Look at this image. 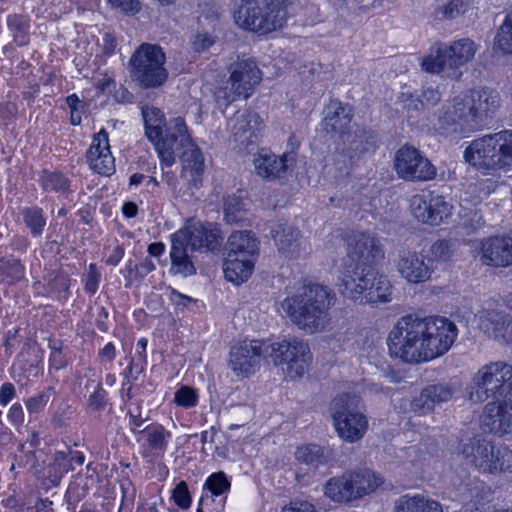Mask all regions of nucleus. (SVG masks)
I'll return each mask as SVG.
<instances>
[{
  "label": "nucleus",
  "instance_id": "obj_3",
  "mask_svg": "<svg viewBox=\"0 0 512 512\" xmlns=\"http://www.w3.org/2000/svg\"><path fill=\"white\" fill-rule=\"evenodd\" d=\"M336 303V294L328 286L303 282L292 295L281 303L283 311L299 329L314 334L329 325L330 309Z\"/></svg>",
  "mask_w": 512,
  "mask_h": 512
},
{
  "label": "nucleus",
  "instance_id": "obj_38",
  "mask_svg": "<svg viewBox=\"0 0 512 512\" xmlns=\"http://www.w3.org/2000/svg\"><path fill=\"white\" fill-rule=\"evenodd\" d=\"M395 512H443L441 505L424 496H402L395 504Z\"/></svg>",
  "mask_w": 512,
  "mask_h": 512
},
{
  "label": "nucleus",
  "instance_id": "obj_23",
  "mask_svg": "<svg viewBox=\"0 0 512 512\" xmlns=\"http://www.w3.org/2000/svg\"><path fill=\"white\" fill-rule=\"evenodd\" d=\"M86 161L89 168L101 176L109 177L115 173V158L111 153L108 132L105 129L94 135L86 152Z\"/></svg>",
  "mask_w": 512,
  "mask_h": 512
},
{
  "label": "nucleus",
  "instance_id": "obj_62",
  "mask_svg": "<svg viewBox=\"0 0 512 512\" xmlns=\"http://www.w3.org/2000/svg\"><path fill=\"white\" fill-rule=\"evenodd\" d=\"M116 346L112 342H108L103 348L98 351V358L101 364L109 363L110 365L116 358Z\"/></svg>",
  "mask_w": 512,
  "mask_h": 512
},
{
  "label": "nucleus",
  "instance_id": "obj_47",
  "mask_svg": "<svg viewBox=\"0 0 512 512\" xmlns=\"http://www.w3.org/2000/svg\"><path fill=\"white\" fill-rule=\"evenodd\" d=\"M231 482L223 471L212 473L204 483L207 489L214 496H220L230 490Z\"/></svg>",
  "mask_w": 512,
  "mask_h": 512
},
{
  "label": "nucleus",
  "instance_id": "obj_53",
  "mask_svg": "<svg viewBox=\"0 0 512 512\" xmlns=\"http://www.w3.org/2000/svg\"><path fill=\"white\" fill-rule=\"evenodd\" d=\"M66 103L70 109V123L74 126L80 125L82 118L81 114L84 111L85 104L74 93L66 97Z\"/></svg>",
  "mask_w": 512,
  "mask_h": 512
},
{
  "label": "nucleus",
  "instance_id": "obj_21",
  "mask_svg": "<svg viewBox=\"0 0 512 512\" xmlns=\"http://www.w3.org/2000/svg\"><path fill=\"white\" fill-rule=\"evenodd\" d=\"M396 268L401 277L412 284L426 282L434 271L432 259L411 250L399 252Z\"/></svg>",
  "mask_w": 512,
  "mask_h": 512
},
{
  "label": "nucleus",
  "instance_id": "obj_64",
  "mask_svg": "<svg viewBox=\"0 0 512 512\" xmlns=\"http://www.w3.org/2000/svg\"><path fill=\"white\" fill-rule=\"evenodd\" d=\"M16 396L14 384L5 382L0 387V405L5 407Z\"/></svg>",
  "mask_w": 512,
  "mask_h": 512
},
{
  "label": "nucleus",
  "instance_id": "obj_32",
  "mask_svg": "<svg viewBox=\"0 0 512 512\" xmlns=\"http://www.w3.org/2000/svg\"><path fill=\"white\" fill-rule=\"evenodd\" d=\"M259 242L250 231L233 232L226 243V255L239 258L257 259Z\"/></svg>",
  "mask_w": 512,
  "mask_h": 512
},
{
  "label": "nucleus",
  "instance_id": "obj_29",
  "mask_svg": "<svg viewBox=\"0 0 512 512\" xmlns=\"http://www.w3.org/2000/svg\"><path fill=\"white\" fill-rule=\"evenodd\" d=\"M484 431L504 434L512 430V404L507 402H490L485 406L481 417Z\"/></svg>",
  "mask_w": 512,
  "mask_h": 512
},
{
  "label": "nucleus",
  "instance_id": "obj_25",
  "mask_svg": "<svg viewBox=\"0 0 512 512\" xmlns=\"http://www.w3.org/2000/svg\"><path fill=\"white\" fill-rule=\"evenodd\" d=\"M480 261L496 268L512 265V237L497 235L483 239L480 245Z\"/></svg>",
  "mask_w": 512,
  "mask_h": 512
},
{
  "label": "nucleus",
  "instance_id": "obj_22",
  "mask_svg": "<svg viewBox=\"0 0 512 512\" xmlns=\"http://www.w3.org/2000/svg\"><path fill=\"white\" fill-rule=\"evenodd\" d=\"M229 82L235 95L248 98L262 80V72L252 58H239L229 67Z\"/></svg>",
  "mask_w": 512,
  "mask_h": 512
},
{
  "label": "nucleus",
  "instance_id": "obj_39",
  "mask_svg": "<svg viewBox=\"0 0 512 512\" xmlns=\"http://www.w3.org/2000/svg\"><path fill=\"white\" fill-rule=\"evenodd\" d=\"M7 27L12 34L13 42L20 47L30 42L31 18L26 14L12 13L7 16Z\"/></svg>",
  "mask_w": 512,
  "mask_h": 512
},
{
  "label": "nucleus",
  "instance_id": "obj_19",
  "mask_svg": "<svg viewBox=\"0 0 512 512\" xmlns=\"http://www.w3.org/2000/svg\"><path fill=\"white\" fill-rule=\"evenodd\" d=\"M411 211L415 218L423 223L439 225L450 215L452 205L444 196L434 192L414 195L411 199Z\"/></svg>",
  "mask_w": 512,
  "mask_h": 512
},
{
  "label": "nucleus",
  "instance_id": "obj_54",
  "mask_svg": "<svg viewBox=\"0 0 512 512\" xmlns=\"http://www.w3.org/2000/svg\"><path fill=\"white\" fill-rule=\"evenodd\" d=\"M49 391H53V388L50 387L48 391L40 392L26 401V408L30 414L39 413L45 408L50 398Z\"/></svg>",
  "mask_w": 512,
  "mask_h": 512
},
{
  "label": "nucleus",
  "instance_id": "obj_16",
  "mask_svg": "<svg viewBox=\"0 0 512 512\" xmlns=\"http://www.w3.org/2000/svg\"><path fill=\"white\" fill-rule=\"evenodd\" d=\"M394 167L399 178L411 182H424L435 179L436 167L413 146H402L395 155Z\"/></svg>",
  "mask_w": 512,
  "mask_h": 512
},
{
  "label": "nucleus",
  "instance_id": "obj_18",
  "mask_svg": "<svg viewBox=\"0 0 512 512\" xmlns=\"http://www.w3.org/2000/svg\"><path fill=\"white\" fill-rule=\"evenodd\" d=\"M375 270L374 265L343 263L338 288L340 294L359 304L367 290V285L375 279V276H373Z\"/></svg>",
  "mask_w": 512,
  "mask_h": 512
},
{
  "label": "nucleus",
  "instance_id": "obj_48",
  "mask_svg": "<svg viewBox=\"0 0 512 512\" xmlns=\"http://www.w3.org/2000/svg\"><path fill=\"white\" fill-rule=\"evenodd\" d=\"M174 402L185 409L193 408L199 402L198 391L193 387L183 385L174 393Z\"/></svg>",
  "mask_w": 512,
  "mask_h": 512
},
{
  "label": "nucleus",
  "instance_id": "obj_55",
  "mask_svg": "<svg viewBox=\"0 0 512 512\" xmlns=\"http://www.w3.org/2000/svg\"><path fill=\"white\" fill-rule=\"evenodd\" d=\"M127 416L129 419L128 426H129L130 432L136 438L139 437L141 435V430H142L140 428L143 426V424L147 420L146 418L142 417L141 408L137 407L135 410L129 409L127 412Z\"/></svg>",
  "mask_w": 512,
  "mask_h": 512
},
{
  "label": "nucleus",
  "instance_id": "obj_34",
  "mask_svg": "<svg viewBox=\"0 0 512 512\" xmlns=\"http://www.w3.org/2000/svg\"><path fill=\"white\" fill-rule=\"evenodd\" d=\"M257 259L225 256L223 271L227 281L240 285L252 275Z\"/></svg>",
  "mask_w": 512,
  "mask_h": 512
},
{
  "label": "nucleus",
  "instance_id": "obj_13",
  "mask_svg": "<svg viewBox=\"0 0 512 512\" xmlns=\"http://www.w3.org/2000/svg\"><path fill=\"white\" fill-rule=\"evenodd\" d=\"M268 358H271L275 365L286 364L289 376L294 378L305 373L312 355L308 343L294 337L276 343L268 341Z\"/></svg>",
  "mask_w": 512,
  "mask_h": 512
},
{
  "label": "nucleus",
  "instance_id": "obj_60",
  "mask_svg": "<svg viewBox=\"0 0 512 512\" xmlns=\"http://www.w3.org/2000/svg\"><path fill=\"white\" fill-rule=\"evenodd\" d=\"M70 277L65 273H58L49 282V289L53 292L62 293L68 292L70 288Z\"/></svg>",
  "mask_w": 512,
  "mask_h": 512
},
{
  "label": "nucleus",
  "instance_id": "obj_1",
  "mask_svg": "<svg viewBox=\"0 0 512 512\" xmlns=\"http://www.w3.org/2000/svg\"><path fill=\"white\" fill-rule=\"evenodd\" d=\"M457 335V326L446 317L408 314L393 326L387 344L392 356L419 364L447 353Z\"/></svg>",
  "mask_w": 512,
  "mask_h": 512
},
{
  "label": "nucleus",
  "instance_id": "obj_4",
  "mask_svg": "<svg viewBox=\"0 0 512 512\" xmlns=\"http://www.w3.org/2000/svg\"><path fill=\"white\" fill-rule=\"evenodd\" d=\"M142 115L145 135L158 153L162 170L176 163V151L195 145L183 118H173L167 124L164 113L156 107L143 108Z\"/></svg>",
  "mask_w": 512,
  "mask_h": 512
},
{
  "label": "nucleus",
  "instance_id": "obj_26",
  "mask_svg": "<svg viewBox=\"0 0 512 512\" xmlns=\"http://www.w3.org/2000/svg\"><path fill=\"white\" fill-rule=\"evenodd\" d=\"M171 438V431L162 424L153 422L141 430V435L136 438V441L140 445L143 457L158 458L166 453Z\"/></svg>",
  "mask_w": 512,
  "mask_h": 512
},
{
  "label": "nucleus",
  "instance_id": "obj_57",
  "mask_svg": "<svg viewBox=\"0 0 512 512\" xmlns=\"http://www.w3.org/2000/svg\"><path fill=\"white\" fill-rule=\"evenodd\" d=\"M432 256L437 260H448L451 257V244L448 240H438L430 248Z\"/></svg>",
  "mask_w": 512,
  "mask_h": 512
},
{
  "label": "nucleus",
  "instance_id": "obj_33",
  "mask_svg": "<svg viewBox=\"0 0 512 512\" xmlns=\"http://www.w3.org/2000/svg\"><path fill=\"white\" fill-rule=\"evenodd\" d=\"M258 120L259 116L249 109L237 111L228 122L234 141L247 146L253 134L252 123L257 124Z\"/></svg>",
  "mask_w": 512,
  "mask_h": 512
},
{
  "label": "nucleus",
  "instance_id": "obj_56",
  "mask_svg": "<svg viewBox=\"0 0 512 512\" xmlns=\"http://www.w3.org/2000/svg\"><path fill=\"white\" fill-rule=\"evenodd\" d=\"M69 353L70 351L68 348H66L65 351L50 352L49 369H54L58 371L68 366V364L71 361Z\"/></svg>",
  "mask_w": 512,
  "mask_h": 512
},
{
  "label": "nucleus",
  "instance_id": "obj_58",
  "mask_svg": "<svg viewBox=\"0 0 512 512\" xmlns=\"http://www.w3.org/2000/svg\"><path fill=\"white\" fill-rule=\"evenodd\" d=\"M89 407L96 411H102L107 404V392L100 384L97 385L95 391L89 396Z\"/></svg>",
  "mask_w": 512,
  "mask_h": 512
},
{
  "label": "nucleus",
  "instance_id": "obj_10",
  "mask_svg": "<svg viewBox=\"0 0 512 512\" xmlns=\"http://www.w3.org/2000/svg\"><path fill=\"white\" fill-rule=\"evenodd\" d=\"M478 50V45L469 38H462L451 44L437 43L431 53L422 59L424 71L439 74L445 68L456 69L471 61Z\"/></svg>",
  "mask_w": 512,
  "mask_h": 512
},
{
  "label": "nucleus",
  "instance_id": "obj_12",
  "mask_svg": "<svg viewBox=\"0 0 512 512\" xmlns=\"http://www.w3.org/2000/svg\"><path fill=\"white\" fill-rule=\"evenodd\" d=\"M379 483L369 471L349 472L330 478L324 495L336 503H346L374 491Z\"/></svg>",
  "mask_w": 512,
  "mask_h": 512
},
{
  "label": "nucleus",
  "instance_id": "obj_15",
  "mask_svg": "<svg viewBox=\"0 0 512 512\" xmlns=\"http://www.w3.org/2000/svg\"><path fill=\"white\" fill-rule=\"evenodd\" d=\"M182 170L177 185L172 190L175 198L190 201L195 191L203 185L204 157L196 145L185 149L181 155Z\"/></svg>",
  "mask_w": 512,
  "mask_h": 512
},
{
  "label": "nucleus",
  "instance_id": "obj_59",
  "mask_svg": "<svg viewBox=\"0 0 512 512\" xmlns=\"http://www.w3.org/2000/svg\"><path fill=\"white\" fill-rule=\"evenodd\" d=\"M243 203L237 196H228L224 201V211L227 221H235V213L242 209Z\"/></svg>",
  "mask_w": 512,
  "mask_h": 512
},
{
  "label": "nucleus",
  "instance_id": "obj_49",
  "mask_svg": "<svg viewBox=\"0 0 512 512\" xmlns=\"http://www.w3.org/2000/svg\"><path fill=\"white\" fill-rule=\"evenodd\" d=\"M354 162V156L343 151L336 155L333 165L329 167V173L334 170L336 178L346 177L350 174Z\"/></svg>",
  "mask_w": 512,
  "mask_h": 512
},
{
  "label": "nucleus",
  "instance_id": "obj_6",
  "mask_svg": "<svg viewBox=\"0 0 512 512\" xmlns=\"http://www.w3.org/2000/svg\"><path fill=\"white\" fill-rule=\"evenodd\" d=\"M292 0H240L234 12L236 24L260 35L281 29Z\"/></svg>",
  "mask_w": 512,
  "mask_h": 512
},
{
  "label": "nucleus",
  "instance_id": "obj_7",
  "mask_svg": "<svg viewBox=\"0 0 512 512\" xmlns=\"http://www.w3.org/2000/svg\"><path fill=\"white\" fill-rule=\"evenodd\" d=\"M465 460L482 473L495 474L512 469V450L482 438H469L459 446Z\"/></svg>",
  "mask_w": 512,
  "mask_h": 512
},
{
  "label": "nucleus",
  "instance_id": "obj_20",
  "mask_svg": "<svg viewBox=\"0 0 512 512\" xmlns=\"http://www.w3.org/2000/svg\"><path fill=\"white\" fill-rule=\"evenodd\" d=\"M190 245L192 251L218 250L223 241L220 228L210 222L191 221L184 229L178 231Z\"/></svg>",
  "mask_w": 512,
  "mask_h": 512
},
{
  "label": "nucleus",
  "instance_id": "obj_31",
  "mask_svg": "<svg viewBox=\"0 0 512 512\" xmlns=\"http://www.w3.org/2000/svg\"><path fill=\"white\" fill-rule=\"evenodd\" d=\"M452 395V389L447 384L429 385L413 399L411 406L413 411L426 414L432 411L436 404L450 400Z\"/></svg>",
  "mask_w": 512,
  "mask_h": 512
},
{
  "label": "nucleus",
  "instance_id": "obj_51",
  "mask_svg": "<svg viewBox=\"0 0 512 512\" xmlns=\"http://www.w3.org/2000/svg\"><path fill=\"white\" fill-rule=\"evenodd\" d=\"M174 503L181 509L186 510L191 506V495L185 481L179 482L172 491Z\"/></svg>",
  "mask_w": 512,
  "mask_h": 512
},
{
  "label": "nucleus",
  "instance_id": "obj_2",
  "mask_svg": "<svg viewBox=\"0 0 512 512\" xmlns=\"http://www.w3.org/2000/svg\"><path fill=\"white\" fill-rule=\"evenodd\" d=\"M500 107V95L491 88L471 89L447 102L438 118L442 133H471L483 129Z\"/></svg>",
  "mask_w": 512,
  "mask_h": 512
},
{
  "label": "nucleus",
  "instance_id": "obj_43",
  "mask_svg": "<svg viewBox=\"0 0 512 512\" xmlns=\"http://www.w3.org/2000/svg\"><path fill=\"white\" fill-rule=\"evenodd\" d=\"M344 142L348 143L345 152L349 155H353L355 159L367 152L375 144V137L372 132L359 129L354 135H348Z\"/></svg>",
  "mask_w": 512,
  "mask_h": 512
},
{
  "label": "nucleus",
  "instance_id": "obj_5",
  "mask_svg": "<svg viewBox=\"0 0 512 512\" xmlns=\"http://www.w3.org/2000/svg\"><path fill=\"white\" fill-rule=\"evenodd\" d=\"M464 159L487 175L510 168L512 130H501L472 140L464 151Z\"/></svg>",
  "mask_w": 512,
  "mask_h": 512
},
{
  "label": "nucleus",
  "instance_id": "obj_41",
  "mask_svg": "<svg viewBox=\"0 0 512 512\" xmlns=\"http://www.w3.org/2000/svg\"><path fill=\"white\" fill-rule=\"evenodd\" d=\"M295 458L297 461L319 467L325 465L329 460V454L326 449L317 444H305L297 447L295 451Z\"/></svg>",
  "mask_w": 512,
  "mask_h": 512
},
{
  "label": "nucleus",
  "instance_id": "obj_30",
  "mask_svg": "<svg viewBox=\"0 0 512 512\" xmlns=\"http://www.w3.org/2000/svg\"><path fill=\"white\" fill-rule=\"evenodd\" d=\"M183 233H175L171 239L169 273L189 277L196 274V267L188 254L190 245L182 237Z\"/></svg>",
  "mask_w": 512,
  "mask_h": 512
},
{
  "label": "nucleus",
  "instance_id": "obj_24",
  "mask_svg": "<svg viewBox=\"0 0 512 512\" xmlns=\"http://www.w3.org/2000/svg\"><path fill=\"white\" fill-rule=\"evenodd\" d=\"M297 160L295 151H287L278 156L269 151L262 150L254 159L257 174L269 181L284 178L289 169H292Z\"/></svg>",
  "mask_w": 512,
  "mask_h": 512
},
{
  "label": "nucleus",
  "instance_id": "obj_52",
  "mask_svg": "<svg viewBox=\"0 0 512 512\" xmlns=\"http://www.w3.org/2000/svg\"><path fill=\"white\" fill-rule=\"evenodd\" d=\"M281 512H321L312 500L294 498L288 504L284 505Z\"/></svg>",
  "mask_w": 512,
  "mask_h": 512
},
{
  "label": "nucleus",
  "instance_id": "obj_9",
  "mask_svg": "<svg viewBox=\"0 0 512 512\" xmlns=\"http://www.w3.org/2000/svg\"><path fill=\"white\" fill-rule=\"evenodd\" d=\"M165 53L158 45L142 44L130 59L131 77L140 87L157 88L168 78Z\"/></svg>",
  "mask_w": 512,
  "mask_h": 512
},
{
  "label": "nucleus",
  "instance_id": "obj_50",
  "mask_svg": "<svg viewBox=\"0 0 512 512\" xmlns=\"http://www.w3.org/2000/svg\"><path fill=\"white\" fill-rule=\"evenodd\" d=\"M101 271L97 264L91 263L88 266L87 271L82 275V282L84 284V290L89 295H94L101 282Z\"/></svg>",
  "mask_w": 512,
  "mask_h": 512
},
{
  "label": "nucleus",
  "instance_id": "obj_36",
  "mask_svg": "<svg viewBox=\"0 0 512 512\" xmlns=\"http://www.w3.org/2000/svg\"><path fill=\"white\" fill-rule=\"evenodd\" d=\"M373 276L375 279L367 285V290L359 304L387 303L392 300L393 287L388 277L380 274L377 269Z\"/></svg>",
  "mask_w": 512,
  "mask_h": 512
},
{
  "label": "nucleus",
  "instance_id": "obj_27",
  "mask_svg": "<svg viewBox=\"0 0 512 512\" xmlns=\"http://www.w3.org/2000/svg\"><path fill=\"white\" fill-rule=\"evenodd\" d=\"M479 327L489 337L501 343H512V316L498 310H484L479 315Z\"/></svg>",
  "mask_w": 512,
  "mask_h": 512
},
{
  "label": "nucleus",
  "instance_id": "obj_61",
  "mask_svg": "<svg viewBox=\"0 0 512 512\" xmlns=\"http://www.w3.org/2000/svg\"><path fill=\"white\" fill-rule=\"evenodd\" d=\"M215 100L220 105L228 106L230 103L235 101L237 97H240L239 95H235L234 90L229 87H219L216 89L215 93Z\"/></svg>",
  "mask_w": 512,
  "mask_h": 512
},
{
  "label": "nucleus",
  "instance_id": "obj_42",
  "mask_svg": "<svg viewBox=\"0 0 512 512\" xmlns=\"http://www.w3.org/2000/svg\"><path fill=\"white\" fill-rule=\"evenodd\" d=\"M25 266L13 255L0 257V282L14 284L24 278Z\"/></svg>",
  "mask_w": 512,
  "mask_h": 512
},
{
  "label": "nucleus",
  "instance_id": "obj_63",
  "mask_svg": "<svg viewBox=\"0 0 512 512\" xmlns=\"http://www.w3.org/2000/svg\"><path fill=\"white\" fill-rule=\"evenodd\" d=\"M12 368L19 369L22 373L26 374V377L34 376L37 377L39 373V368L37 364L32 362H28L25 360H21L20 356H18L17 361L13 364Z\"/></svg>",
  "mask_w": 512,
  "mask_h": 512
},
{
  "label": "nucleus",
  "instance_id": "obj_8",
  "mask_svg": "<svg viewBox=\"0 0 512 512\" xmlns=\"http://www.w3.org/2000/svg\"><path fill=\"white\" fill-rule=\"evenodd\" d=\"M360 402V396L343 393L330 404L335 430L341 439L349 443L360 440L368 428L366 416L359 411Z\"/></svg>",
  "mask_w": 512,
  "mask_h": 512
},
{
  "label": "nucleus",
  "instance_id": "obj_35",
  "mask_svg": "<svg viewBox=\"0 0 512 512\" xmlns=\"http://www.w3.org/2000/svg\"><path fill=\"white\" fill-rule=\"evenodd\" d=\"M324 118V128L328 133L344 135L352 121L351 109L339 101H332Z\"/></svg>",
  "mask_w": 512,
  "mask_h": 512
},
{
  "label": "nucleus",
  "instance_id": "obj_17",
  "mask_svg": "<svg viewBox=\"0 0 512 512\" xmlns=\"http://www.w3.org/2000/svg\"><path fill=\"white\" fill-rule=\"evenodd\" d=\"M384 257L380 240L367 232H352L346 237V258L343 263L374 265Z\"/></svg>",
  "mask_w": 512,
  "mask_h": 512
},
{
  "label": "nucleus",
  "instance_id": "obj_46",
  "mask_svg": "<svg viewBox=\"0 0 512 512\" xmlns=\"http://www.w3.org/2000/svg\"><path fill=\"white\" fill-rule=\"evenodd\" d=\"M470 0H450L438 6L435 10V17L439 20H451L466 12Z\"/></svg>",
  "mask_w": 512,
  "mask_h": 512
},
{
  "label": "nucleus",
  "instance_id": "obj_40",
  "mask_svg": "<svg viewBox=\"0 0 512 512\" xmlns=\"http://www.w3.org/2000/svg\"><path fill=\"white\" fill-rule=\"evenodd\" d=\"M147 345L148 340L144 337L137 341L135 354L129 358L128 366L123 371V376L128 382L136 381L140 374L145 371L147 366Z\"/></svg>",
  "mask_w": 512,
  "mask_h": 512
},
{
  "label": "nucleus",
  "instance_id": "obj_11",
  "mask_svg": "<svg viewBox=\"0 0 512 512\" xmlns=\"http://www.w3.org/2000/svg\"><path fill=\"white\" fill-rule=\"evenodd\" d=\"M473 383L475 391L471 399L474 401L507 397L512 388V366L501 361L486 364L478 370Z\"/></svg>",
  "mask_w": 512,
  "mask_h": 512
},
{
  "label": "nucleus",
  "instance_id": "obj_28",
  "mask_svg": "<svg viewBox=\"0 0 512 512\" xmlns=\"http://www.w3.org/2000/svg\"><path fill=\"white\" fill-rule=\"evenodd\" d=\"M273 238L279 253L288 259H297L307 253L308 243L298 228L280 224L273 231Z\"/></svg>",
  "mask_w": 512,
  "mask_h": 512
},
{
  "label": "nucleus",
  "instance_id": "obj_14",
  "mask_svg": "<svg viewBox=\"0 0 512 512\" xmlns=\"http://www.w3.org/2000/svg\"><path fill=\"white\" fill-rule=\"evenodd\" d=\"M268 358V341L244 340L231 346L228 367L238 378H248L259 370L261 361Z\"/></svg>",
  "mask_w": 512,
  "mask_h": 512
},
{
  "label": "nucleus",
  "instance_id": "obj_37",
  "mask_svg": "<svg viewBox=\"0 0 512 512\" xmlns=\"http://www.w3.org/2000/svg\"><path fill=\"white\" fill-rule=\"evenodd\" d=\"M39 184L43 191L68 195L72 192L71 180L60 171L44 169L39 175Z\"/></svg>",
  "mask_w": 512,
  "mask_h": 512
},
{
  "label": "nucleus",
  "instance_id": "obj_44",
  "mask_svg": "<svg viewBox=\"0 0 512 512\" xmlns=\"http://www.w3.org/2000/svg\"><path fill=\"white\" fill-rule=\"evenodd\" d=\"M493 49L502 54H512V10L507 12L503 23L497 29Z\"/></svg>",
  "mask_w": 512,
  "mask_h": 512
},
{
  "label": "nucleus",
  "instance_id": "obj_45",
  "mask_svg": "<svg viewBox=\"0 0 512 512\" xmlns=\"http://www.w3.org/2000/svg\"><path fill=\"white\" fill-rule=\"evenodd\" d=\"M23 221L30 230L33 237L40 236L46 225V218L42 208L39 207H25L21 211Z\"/></svg>",
  "mask_w": 512,
  "mask_h": 512
}]
</instances>
